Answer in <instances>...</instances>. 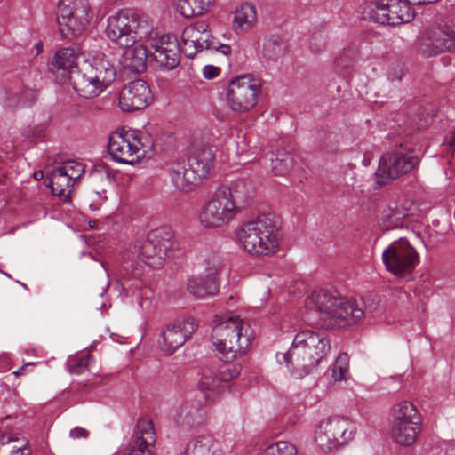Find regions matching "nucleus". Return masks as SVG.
Segmentation results:
<instances>
[{
	"label": "nucleus",
	"mask_w": 455,
	"mask_h": 455,
	"mask_svg": "<svg viewBox=\"0 0 455 455\" xmlns=\"http://www.w3.org/2000/svg\"><path fill=\"white\" fill-rule=\"evenodd\" d=\"M363 315L355 299H347L337 291H314L305 300V321L321 328H345L358 323Z\"/></svg>",
	"instance_id": "1"
},
{
	"label": "nucleus",
	"mask_w": 455,
	"mask_h": 455,
	"mask_svg": "<svg viewBox=\"0 0 455 455\" xmlns=\"http://www.w3.org/2000/svg\"><path fill=\"white\" fill-rule=\"evenodd\" d=\"M212 331L216 355L222 362H233L245 354L251 344V328L235 315H216Z\"/></svg>",
	"instance_id": "2"
},
{
	"label": "nucleus",
	"mask_w": 455,
	"mask_h": 455,
	"mask_svg": "<svg viewBox=\"0 0 455 455\" xmlns=\"http://www.w3.org/2000/svg\"><path fill=\"white\" fill-rule=\"evenodd\" d=\"M282 221L279 216L267 213L243 223L237 236L250 254L267 256L276 251L281 237Z\"/></svg>",
	"instance_id": "3"
},
{
	"label": "nucleus",
	"mask_w": 455,
	"mask_h": 455,
	"mask_svg": "<svg viewBox=\"0 0 455 455\" xmlns=\"http://www.w3.org/2000/svg\"><path fill=\"white\" fill-rule=\"evenodd\" d=\"M215 150L209 145L202 146L189 156L171 163L169 177L174 188L181 192H191L205 178L213 165Z\"/></svg>",
	"instance_id": "4"
},
{
	"label": "nucleus",
	"mask_w": 455,
	"mask_h": 455,
	"mask_svg": "<svg viewBox=\"0 0 455 455\" xmlns=\"http://www.w3.org/2000/svg\"><path fill=\"white\" fill-rule=\"evenodd\" d=\"M155 34L152 20L132 10H122L108 20L106 35L120 47L132 46L136 42H147Z\"/></svg>",
	"instance_id": "5"
},
{
	"label": "nucleus",
	"mask_w": 455,
	"mask_h": 455,
	"mask_svg": "<svg viewBox=\"0 0 455 455\" xmlns=\"http://www.w3.org/2000/svg\"><path fill=\"white\" fill-rule=\"evenodd\" d=\"M116 69L105 55L83 60L69 79L74 90L83 98L92 99L100 95L116 79Z\"/></svg>",
	"instance_id": "6"
},
{
	"label": "nucleus",
	"mask_w": 455,
	"mask_h": 455,
	"mask_svg": "<svg viewBox=\"0 0 455 455\" xmlns=\"http://www.w3.org/2000/svg\"><path fill=\"white\" fill-rule=\"evenodd\" d=\"M330 349V342L322 333L306 330L295 335L291 348L282 356L288 368L301 370L308 374L326 356Z\"/></svg>",
	"instance_id": "7"
},
{
	"label": "nucleus",
	"mask_w": 455,
	"mask_h": 455,
	"mask_svg": "<svg viewBox=\"0 0 455 455\" xmlns=\"http://www.w3.org/2000/svg\"><path fill=\"white\" fill-rule=\"evenodd\" d=\"M419 49L427 57L455 51V7L425 28Z\"/></svg>",
	"instance_id": "8"
},
{
	"label": "nucleus",
	"mask_w": 455,
	"mask_h": 455,
	"mask_svg": "<svg viewBox=\"0 0 455 455\" xmlns=\"http://www.w3.org/2000/svg\"><path fill=\"white\" fill-rule=\"evenodd\" d=\"M355 434V424L350 419L335 415L317 425L315 441L323 451L333 452L347 445Z\"/></svg>",
	"instance_id": "9"
},
{
	"label": "nucleus",
	"mask_w": 455,
	"mask_h": 455,
	"mask_svg": "<svg viewBox=\"0 0 455 455\" xmlns=\"http://www.w3.org/2000/svg\"><path fill=\"white\" fill-rule=\"evenodd\" d=\"M419 164L414 149L401 145L398 148L384 154L379 161L375 182L381 188L389 182L413 171Z\"/></svg>",
	"instance_id": "10"
},
{
	"label": "nucleus",
	"mask_w": 455,
	"mask_h": 455,
	"mask_svg": "<svg viewBox=\"0 0 455 455\" xmlns=\"http://www.w3.org/2000/svg\"><path fill=\"white\" fill-rule=\"evenodd\" d=\"M56 16L60 33L71 40L84 33L92 12L87 0H59Z\"/></svg>",
	"instance_id": "11"
},
{
	"label": "nucleus",
	"mask_w": 455,
	"mask_h": 455,
	"mask_svg": "<svg viewBox=\"0 0 455 455\" xmlns=\"http://www.w3.org/2000/svg\"><path fill=\"white\" fill-rule=\"evenodd\" d=\"M173 246V232L168 226L151 230L145 239L136 243L138 257L148 267L160 268Z\"/></svg>",
	"instance_id": "12"
},
{
	"label": "nucleus",
	"mask_w": 455,
	"mask_h": 455,
	"mask_svg": "<svg viewBox=\"0 0 455 455\" xmlns=\"http://www.w3.org/2000/svg\"><path fill=\"white\" fill-rule=\"evenodd\" d=\"M260 90V82L251 75L232 78L226 92L228 108L237 115L250 112L257 105Z\"/></svg>",
	"instance_id": "13"
},
{
	"label": "nucleus",
	"mask_w": 455,
	"mask_h": 455,
	"mask_svg": "<svg viewBox=\"0 0 455 455\" xmlns=\"http://www.w3.org/2000/svg\"><path fill=\"white\" fill-rule=\"evenodd\" d=\"M420 415L415 405L403 401L394 406L391 438L401 446L412 445L419 434Z\"/></svg>",
	"instance_id": "14"
},
{
	"label": "nucleus",
	"mask_w": 455,
	"mask_h": 455,
	"mask_svg": "<svg viewBox=\"0 0 455 455\" xmlns=\"http://www.w3.org/2000/svg\"><path fill=\"white\" fill-rule=\"evenodd\" d=\"M364 20L396 26L413 20L414 10L405 0H379L366 3L362 7Z\"/></svg>",
	"instance_id": "15"
},
{
	"label": "nucleus",
	"mask_w": 455,
	"mask_h": 455,
	"mask_svg": "<svg viewBox=\"0 0 455 455\" xmlns=\"http://www.w3.org/2000/svg\"><path fill=\"white\" fill-rule=\"evenodd\" d=\"M238 213L230 201L229 194H226V190H222L220 186L204 205L199 219L205 228H221L234 220Z\"/></svg>",
	"instance_id": "16"
},
{
	"label": "nucleus",
	"mask_w": 455,
	"mask_h": 455,
	"mask_svg": "<svg viewBox=\"0 0 455 455\" xmlns=\"http://www.w3.org/2000/svg\"><path fill=\"white\" fill-rule=\"evenodd\" d=\"M183 51L187 57L193 58L203 50H215L224 55L231 52L229 45L216 41L204 21H198L186 27L182 32Z\"/></svg>",
	"instance_id": "17"
},
{
	"label": "nucleus",
	"mask_w": 455,
	"mask_h": 455,
	"mask_svg": "<svg viewBox=\"0 0 455 455\" xmlns=\"http://www.w3.org/2000/svg\"><path fill=\"white\" fill-rule=\"evenodd\" d=\"M386 269L395 275L411 272L419 261V257L406 237L390 243L382 253Z\"/></svg>",
	"instance_id": "18"
},
{
	"label": "nucleus",
	"mask_w": 455,
	"mask_h": 455,
	"mask_svg": "<svg viewBox=\"0 0 455 455\" xmlns=\"http://www.w3.org/2000/svg\"><path fill=\"white\" fill-rule=\"evenodd\" d=\"M142 145L134 132H115L109 136L108 150L114 161L134 165L140 162Z\"/></svg>",
	"instance_id": "19"
},
{
	"label": "nucleus",
	"mask_w": 455,
	"mask_h": 455,
	"mask_svg": "<svg viewBox=\"0 0 455 455\" xmlns=\"http://www.w3.org/2000/svg\"><path fill=\"white\" fill-rule=\"evenodd\" d=\"M148 45L153 50L149 55L155 67L162 70H172L180 61V46L172 35L159 36L155 34L148 39Z\"/></svg>",
	"instance_id": "20"
},
{
	"label": "nucleus",
	"mask_w": 455,
	"mask_h": 455,
	"mask_svg": "<svg viewBox=\"0 0 455 455\" xmlns=\"http://www.w3.org/2000/svg\"><path fill=\"white\" fill-rule=\"evenodd\" d=\"M197 328L193 317L176 320L162 331V340L159 341L161 349L168 355H172Z\"/></svg>",
	"instance_id": "21"
},
{
	"label": "nucleus",
	"mask_w": 455,
	"mask_h": 455,
	"mask_svg": "<svg viewBox=\"0 0 455 455\" xmlns=\"http://www.w3.org/2000/svg\"><path fill=\"white\" fill-rule=\"evenodd\" d=\"M153 101L148 84L144 80H135L123 87L119 93V106L124 112L143 109Z\"/></svg>",
	"instance_id": "22"
},
{
	"label": "nucleus",
	"mask_w": 455,
	"mask_h": 455,
	"mask_svg": "<svg viewBox=\"0 0 455 455\" xmlns=\"http://www.w3.org/2000/svg\"><path fill=\"white\" fill-rule=\"evenodd\" d=\"M116 175V172L107 164L101 163L94 166L91 172L92 189L88 195L89 207L92 210H98L100 204L107 200V188L111 185Z\"/></svg>",
	"instance_id": "23"
},
{
	"label": "nucleus",
	"mask_w": 455,
	"mask_h": 455,
	"mask_svg": "<svg viewBox=\"0 0 455 455\" xmlns=\"http://www.w3.org/2000/svg\"><path fill=\"white\" fill-rule=\"evenodd\" d=\"M156 442L153 422L139 419L133 434V441L123 455H152V447Z\"/></svg>",
	"instance_id": "24"
},
{
	"label": "nucleus",
	"mask_w": 455,
	"mask_h": 455,
	"mask_svg": "<svg viewBox=\"0 0 455 455\" xmlns=\"http://www.w3.org/2000/svg\"><path fill=\"white\" fill-rule=\"evenodd\" d=\"M148 42H136L132 46L124 47L119 63L124 69L139 74L146 69L148 57Z\"/></svg>",
	"instance_id": "25"
},
{
	"label": "nucleus",
	"mask_w": 455,
	"mask_h": 455,
	"mask_svg": "<svg viewBox=\"0 0 455 455\" xmlns=\"http://www.w3.org/2000/svg\"><path fill=\"white\" fill-rule=\"evenodd\" d=\"M222 190L229 194L231 203L238 212H242L251 203L254 196V186L251 180H237L230 185H221Z\"/></svg>",
	"instance_id": "26"
},
{
	"label": "nucleus",
	"mask_w": 455,
	"mask_h": 455,
	"mask_svg": "<svg viewBox=\"0 0 455 455\" xmlns=\"http://www.w3.org/2000/svg\"><path fill=\"white\" fill-rule=\"evenodd\" d=\"M188 291L196 298L205 299L216 295L220 291L218 277L204 275L192 276L187 283Z\"/></svg>",
	"instance_id": "27"
},
{
	"label": "nucleus",
	"mask_w": 455,
	"mask_h": 455,
	"mask_svg": "<svg viewBox=\"0 0 455 455\" xmlns=\"http://www.w3.org/2000/svg\"><path fill=\"white\" fill-rule=\"evenodd\" d=\"M198 388L206 400L213 402L215 397L224 390L225 385L215 368H205L198 382Z\"/></svg>",
	"instance_id": "28"
},
{
	"label": "nucleus",
	"mask_w": 455,
	"mask_h": 455,
	"mask_svg": "<svg viewBox=\"0 0 455 455\" xmlns=\"http://www.w3.org/2000/svg\"><path fill=\"white\" fill-rule=\"evenodd\" d=\"M80 64L81 63L77 61V57L74 50L71 48H63L58 51L51 63L52 71H61L60 76L68 77V79L71 78L73 71L76 70V68L80 66Z\"/></svg>",
	"instance_id": "29"
},
{
	"label": "nucleus",
	"mask_w": 455,
	"mask_h": 455,
	"mask_svg": "<svg viewBox=\"0 0 455 455\" xmlns=\"http://www.w3.org/2000/svg\"><path fill=\"white\" fill-rule=\"evenodd\" d=\"M410 211L400 202L391 203L382 212L381 225L384 230H391L403 227L405 218Z\"/></svg>",
	"instance_id": "30"
},
{
	"label": "nucleus",
	"mask_w": 455,
	"mask_h": 455,
	"mask_svg": "<svg viewBox=\"0 0 455 455\" xmlns=\"http://www.w3.org/2000/svg\"><path fill=\"white\" fill-rule=\"evenodd\" d=\"M74 181L55 168L50 177L48 187H50L52 195L59 196L63 201H68L70 198L71 188Z\"/></svg>",
	"instance_id": "31"
},
{
	"label": "nucleus",
	"mask_w": 455,
	"mask_h": 455,
	"mask_svg": "<svg viewBox=\"0 0 455 455\" xmlns=\"http://www.w3.org/2000/svg\"><path fill=\"white\" fill-rule=\"evenodd\" d=\"M187 455H221L218 443L211 435H202L191 440L186 447Z\"/></svg>",
	"instance_id": "32"
},
{
	"label": "nucleus",
	"mask_w": 455,
	"mask_h": 455,
	"mask_svg": "<svg viewBox=\"0 0 455 455\" xmlns=\"http://www.w3.org/2000/svg\"><path fill=\"white\" fill-rule=\"evenodd\" d=\"M201 416L198 406L184 403L176 409L173 419L178 426L188 429L199 422Z\"/></svg>",
	"instance_id": "33"
},
{
	"label": "nucleus",
	"mask_w": 455,
	"mask_h": 455,
	"mask_svg": "<svg viewBox=\"0 0 455 455\" xmlns=\"http://www.w3.org/2000/svg\"><path fill=\"white\" fill-rule=\"evenodd\" d=\"M257 20V12L253 5L243 4L235 11L233 26L236 32L251 28Z\"/></svg>",
	"instance_id": "34"
},
{
	"label": "nucleus",
	"mask_w": 455,
	"mask_h": 455,
	"mask_svg": "<svg viewBox=\"0 0 455 455\" xmlns=\"http://www.w3.org/2000/svg\"><path fill=\"white\" fill-rule=\"evenodd\" d=\"M288 52V43L277 35L270 36L264 42L263 56L267 60H277Z\"/></svg>",
	"instance_id": "35"
},
{
	"label": "nucleus",
	"mask_w": 455,
	"mask_h": 455,
	"mask_svg": "<svg viewBox=\"0 0 455 455\" xmlns=\"http://www.w3.org/2000/svg\"><path fill=\"white\" fill-rule=\"evenodd\" d=\"M184 17L203 15L213 5L214 0H176Z\"/></svg>",
	"instance_id": "36"
},
{
	"label": "nucleus",
	"mask_w": 455,
	"mask_h": 455,
	"mask_svg": "<svg viewBox=\"0 0 455 455\" xmlns=\"http://www.w3.org/2000/svg\"><path fill=\"white\" fill-rule=\"evenodd\" d=\"M271 167L275 175H285L293 166L292 154L287 149H278L271 154Z\"/></svg>",
	"instance_id": "37"
},
{
	"label": "nucleus",
	"mask_w": 455,
	"mask_h": 455,
	"mask_svg": "<svg viewBox=\"0 0 455 455\" xmlns=\"http://www.w3.org/2000/svg\"><path fill=\"white\" fill-rule=\"evenodd\" d=\"M5 94V106L13 108L20 106H29L35 102L36 98V92L29 88L23 90L19 95L15 92H6Z\"/></svg>",
	"instance_id": "38"
},
{
	"label": "nucleus",
	"mask_w": 455,
	"mask_h": 455,
	"mask_svg": "<svg viewBox=\"0 0 455 455\" xmlns=\"http://www.w3.org/2000/svg\"><path fill=\"white\" fill-rule=\"evenodd\" d=\"M204 266L205 274L219 278L220 273L224 267L222 255L218 251L209 252L204 260Z\"/></svg>",
	"instance_id": "39"
},
{
	"label": "nucleus",
	"mask_w": 455,
	"mask_h": 455,
	"mask_svg": "<svg viewBox=\"0 0 455 455\" xmlns=\"http://www.w3.org/2000/svg\"><path fill=\"white\" fill-rule=\"evenodd\" d=\"M90 353L70 357L67 363V369L71 374H82L89 368V362L92 359Z\"/></svg>",
	"instance_id": "40"
},
{
	"label": "nucleus",
	"mask_w": 455,
	"mask_h": 455,
	"mask_svg": "<svg viewBox=\"0 0 455 455\" xmlns=\"http://www.w3.org/2000/svg\"><path fill=\"white\" fill-rule=\"evenodd\" d=\"M223 363L216 371L224 384L238 377L242 371V366L240 364H231L229 363L230 362Z\"/></svg>",
	"instance_id": "41"
},
{
	"label": "nucleus",
	"mask_w": 455,
	"mask_h": 455,
	"mask_svg": "<svg viewBox=\"0 0 455 455\" xmlns=\"http://www.w3.org/2000/svg\"><path fill=\"white\" fill-rule=\"evenodd\" d=\"M57 168L60 170V172H62L65 175L70 178L74 182L84 172V165L81 163L73 160L66 161L62 164V165Z\"/></svg>",
	"instance_id": "42"
},
{
	"label": "nucleus",
	"mask_w": 455,
	"mask_h": 455,
	"mask_svg": "<svg viewBox=\"0 0 455 455\" xmlns=\"http://www.w3.org/2000/svg\"><path fill=\"white\" fill-rule=\"evenodd\" d=\"M264 455H297V449L288 442H277L269 445L265 450Z\"/></svg>",
	"instance_id": "43"
},
{
	"label": "nucleus",
	"mask_w": 455,
	"mask_h": 455,
	"mask_svg": "<svg viewBox=\"0 0 455 455\" xmlns=\"http://www.w3.org/2000/svg\"><path fill=\"white\" fill-rule=\"evenodd\" d=\"M348 361L347 354L344 353L338 356L332 368V378L335 381L345 379L348 371Z\"/></svg>",
	"instance_id": "44"
},
{
	"label": "nucleus",
	"mask_w": 455,
	"mask_h": 455,
	"mask_svg": "<svg viewBox=\"0 0 455 455\" xmlns=\"http://www.w3.org/2000/svg\"><path fill=\"white\" fill-rule=\"evenodd\" d=\"M404 64L400 61L391 62L387 69V78L390 83L401 82L406 75Z\"/></svg>",
	"instance_id": "45"
},
{
	"label": "nucleus",
	"mask_w": 455,
	"mask_h": 455,
	"mask_svg": "<svg viewBox=\"0 0 455 455\" xmlns=\"http://www.w3.org/2000/svg\"><path fill=\"white\" fill-rule=\"evenodd\" d=\"M326 43H327V36L324 33L320 32V33L313 34V36L310 39L309 47L312 52H319L325 48Z\"/></svg>",
	"instance_id": "46"
},
{
	"label": "nucleus",
	"mask_w": 455,
	"mask_h": 455,
	"mask_svg": "<svg viewBox=\"0 0 455 455\" xmlns=\"http://www.w3.org/2000/svg\"><path fill=\"white\" fill-rule=\"evenodd\" d=\"M220 72V68L212 66V65H206L203 68V75L207 79H212L219 76Z\"/></svg>",
	"instance_id": "47"
},
{
	"label": "nucleus",
	"mask_w": 455,
	"mask_h": 455,
	"mask_svg": "<svg viewBox=\"0 0 455 455\" xmlns=\"http://www.w3.org/2000/svg\"><path fill=\"white\" fill-rule=\"evenodd\" d=\"M69 435L72 438H87L89 432L83 427H76L70 430Z\"/></svg>",
	"instance_id": "48"
},
{
	"label": "nucleus",
	"mask_w": 455,
	"mask_h": 455,
	"mask_svg": "<svg viewBox=\"0 0 455 455\" xmlns=\"http://www.w3.org/2000/svg\"><path fill=\"white\" fill-rule=\"evenodd\" d=\"M30 454H31V449L27 444H24L20 447L14 446L10 451V455H30Z\"/></svg>",
	"instance_id": "49"
},
{
	"label": "nucleus",
	"mask_w": 455,
	"mask_h": 455,
	"mask_svg": "<svg viewBox=\"0 0 455 455\" xmlns=\"http://www.w3.org/2000/svg\"><path fill=\"white\" fill-rule=\"evenodd\" d=\"M411 5L427 4L436 2L437 0H405Z\"/></svg>",
	"instance_id": "50"
},
{
	"label": "nucleus",
	"mask_w": 455,
	"mask_h": 455,
	"mask_svg": "<svg viewBox=\"0 0 455 455\" xmlns=\"http://www.w3.org/2000/svg\"><path fill=\"white\" fill-rule=\"evenodd\" d=\"M447 143L450 148L455 152V133L451 134L449 138H447Z\"/></svg>",
	"instance_id": "51"
},
{
	"label": "nucleus",
	"mask_w": 455,
	"mask_h": 455,
	"mask_svg": "<svg viewBox=\"0 0 455 455\" xmlns=\"http://www.w3.org/2000/svg\"><path fill=\"white\" fill-rule=\"evenodd\" d=\"M32 365H34V363H25V364H23L20 369H18L17 371H15L13 372V374H15V375H20V374H21V373H22L23 370H24L26 367H28V366H32Z\"/></svg>",
	"instance_id": "52"
},
{
	"label": "nucleus",
	"mask_w": 455,
	"mask_h": 455,
	"mask_svg": "<svg viewBox=\"0 0 455 455\" xmlns=\"http://www.w3.org/2000/svg\"><path fill=\"white\" fill-rule=\"evenodd\" d=\"M11 441L10 437L3 435H0V445H4L5 443H8Z\"/></svg>",
	"instance_id": "53"
},
{
	"label": "nucleus",
	"mask_w": 455,
	"mask_h": 455,
	"mask_svg": "<svg viewBox=\"0 0 455 455\" xmlns=\"http://www.w3.org/2000/svg\"><path fill=\"white\" fill-rule=\"evenodd\" d=\"M43 177H44L43 172L38 171V172H34L35 180H39L43 179Z\"/></svg>",
	"instance_id": "54"
},
{
	"label": "nucleus",
	"mask_w": 455,
	"mask_h": 455,
	"mask_svg": "<svg viewBox=\"0 0 455 455\" xmlns=\"http://www.w3.org/2000/svg\"><path fill=\"white\" fill-rule=\"evenodd\" d=\"M140 275V271H139L137 268H135L132 272V277L138 278Z\"/></svg>",
	"instance_id": "55"
},
{
	"label": "nucleus",
	"mask_w": 455,
	"mask_h": 455,
	"mask_svg": "<svg viewBox=\"0 0 455 455\" xmlns=\"http://www.w3.org/2000/svg\"><path fill=\"white\" fill-rule=\"evenodd\" d=\"M20 284L22 285V287H23L24 289L28 290V286H27V284H25V283H20Z\"/></svg>",
	"instance_id": "56"
},
{
	"label": "nucleus",
	"mask_w": 455,
	"mask_h": 455,
	"mask_svg": "<svg viewBox=\"0 0 455 455\" xmlns=\"http://www.w3.org/2000/svg\"><path fill=\"white\" fill-rule=\"evenodd\" d=\"M355 301L358 303V306L363 309V307H362L363 302L359 303L357 300H355Z\"/></svg>",
	"instance_id": "57"
}]
</instances>
